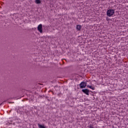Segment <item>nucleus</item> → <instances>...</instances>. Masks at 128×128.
<instances>
[{"instance_id": "obj_1", "label": "nucleus", "mask_w": 128, "mask_h": 128, "mask_svg": "<svg viewBox=\"0 0 128 128\" xmlns=\"http://www.w3.org/2000/svg\"><path fill=\"white\" fill-rule=\"evenodd\" d=\"M106 14L108 16H109L110 18V16H112L114 14V10L110 9L108 10L106 12Z\"/></svg>"}, {"instance_id": "obj_2", "label": "nucleus", "mask_w": 128, "mask_h": 128, "mask_svg": "<svg viewBox=\"0 0 128 128\" xmlns=\"http://www.w3.org/2000/svg\"><path fill=\"white\" fill-rule=\"evenodd\" d=\"M38 30L40 32V34H42V25L40 24L38 26Z\"/></svg>"}, {"instance_id": "obj_3", "label": "nucleus", "mask_w": 128, "mask_h": 128, "mask_svg": "<svg viewBox=\"0 0 128 128\" xmlns=\"http://www.w3.org/2000/svg\"><path fill=\"white\" fill-rule=\"evenodd\" d=\"M82 92L87 96H90V94H88L90 92V90H88V89L87 88L83 89L82 90Z\"/></svg>"}, {"instance_id": "obj_4", "label": "nucleus", "mask_w": 128, "mask_h": 128, "mask_svg": "<svg viewBox=\"0 0 128 128\" xmlns=\"http://www.w3.org/2000/svg\"><path fill=\"white\" fill-rule=\"evenodd\" d=\"M86 82H80V88H86Z\"/></svg>"}, {"instance_id": "obj_5", "label": "nucleus", "mask_w": 128, "mask_h": 128, "mask_svg": "<svg viewBox=\"0 0 128 128\" xmlns=\"http://www.w3.org/2000/svg\"><path fill=\"white\" fill-rule=\"evenodd\" d=\"M76 68L77 70H80V64H78L76 66Z\"/></svg>"}, {"instance_id": "obj_6", "label": "nucleus", "mask_w": 128, "mask_h": 128, "mask_svg": "<svg viewBox=\"0 0 128 128\" xmlns=\"http://www.w3.org/2000/svg\"><path fill=\"white\" fill-rule=\"evenodd\" d=\"M38 124L39 128H46V127L44 126L41 125L40 124Z\"/></svg>"}, {"instance_id": "obj_7", "label": "nucleus", "mask_w": 128, "mask_h": 128, "mask_svg": "<svg viewBox=\"0 0 128 128\" xmlns=\"http://www.w3.org/2000/svg\"><path fill=\"white\" fill-rule=\"evenodd\" d=\"M35 2L36 4H40V2H42V1H40V0H36Z\"/></svg>"}, {"instance_id": "obj_8", "label": "nucleus", "mask_w": 128, "mask_h": 128, "mask_svg": "<svg viewBox=\"0 0 128 128\" xmlns=\"http://www.w3.org/2000/svg\"><path fill=\"white\" fill-rule=\"evenodd\" d=\"M88 88H91V90H94V86H87Z\"/></svg>"}, {"instance_id": "obj_9", "label": "nucleus", "mask_w": 128, "mask_h": 128, "mask_svg": "<svg viewBox=\"0 0 128 128\" xmlns=\"http://www.w3.org/2000/svg\"><path fill=\"white\" fill-rule=\"evenodd\" d=\"M77 30H80V25H78L77 27H76Z\"/></svg>"}, {"instance_id": "obj_10", "label": "nucleus", "mask_w": 128, "mask_h": 128, "mask_svg": "<svg viewBox=\"0 0 128 128\" xmlns=\"http://www.w3.org/2000/svg\"><path fill=\"white\" fill-rule=\"evenodd\" d=\"M79 86H80V84H79Z\"/></svg>"}]
</instances>
